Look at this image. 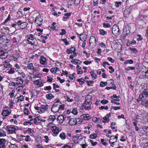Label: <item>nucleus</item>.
<instances>
[{"mask_svg": "<svg viewBox=\"0 0 148 148\" xmlns=\"http://www.w3.org/2000/svg\"><path fill=\"white\" fill-rule=\"evenodd\" d=\"M148 99V89L144 90L142 93L139 95L138 102H142L143 103V102Z\"/></svg>", "mask_w": 148, "mask_h": 148, "instance_id": "1", "label": "nucleus"}, {"mask_svg": "<svg viewBox=\"0 0 148 148\" xmlns=\"http://www.w3.org/2000/svg\"><path fill=\"white\" fill-rule=\"evenodd\" d=\"M36 39H35L33 35L32 34L29 35L27 38V44H30L32 45H37V44L35 43Z\"/></svg>", "mask_w": 148, "mask_h": 148, "instance_id": "2", "label": "nucleus"}, {"mask_svg": "<svg viewBox=\"0 0 148 148\" xmlns=\"http://www.w3.org/2000/svg\"><path fill=\"white\" fill-rule=\"evenodd\" d=\"M112 34L115 36L119 34V29L118 26L116 25H113L112 28Z\"/></svg>", "mask_w": 148, "mask_h": 148, "instance_id": "3", "label": "nucleus"}, {"mask_svg": "<svg viewBox=\"0 0 148 148\" xmlns=\"http://www.w3.org/2000/svg\"><path fill=\"white\" fill-rule=\"evenodd\" d=\"M42 19L41 17L40 16H37L36 18L35 22L36 23L38 26H40L42 23Z\"/></svg>", "mask_w": 148, "mask_h": 148, "instance_id": "4", "label": "nucleus"}, {"mask_svg": "<svg viewBox=\"0 0 148 148\" xmlns=\"http://www.w3.org/2000/svg\"><path fill=\"white\" fill-rule=\"evenodd\" d=\"M79 118H74L70 119L69 121V124L71 125L77 124V120H79Z\"/></svg>", "mask_w": 148, "mask_h": 148, "instance_id": "5", "label": "nucleus"}, {"mask_svg": "<svg viewBox=\"0 0 148 148\" xmlns=\"http://www.w3.org/2000/svg\"><path fill=\"white\" fill-rule=\"evenodd\" d=\"M91 104L92 103L84 102L82 104V106L86 110H90L91 108L90 106Z\"/></svg>", "mask_w": 148, "mask_h": 148, "instance_id": "6", "label": "nucleus"}, {"mask_svg": "<svg viewBox=\"0 0 148 148\" xmlns=\"http://www.w3.org/2000/svg\"><path fill=\"white\" fill-rule=\"evenodd\" d=\"M6 129L9 134H12L14 133L16 130L15 127L11 126H7L6 127Z\"/></svg>", "mask_w": 148, "mask_h": 148, "instance_id": "7", "label": "nucleus"}, {"mask_svg": "<svg viewBox=\"0 0 148 148\" xmlns=\"http://www.w3.org/2000/svg\"><path fill=\"white\" fill-rule=\"evenodd\" d=\"M7 56V53L4 52L2 49H0V58H5Z\"/></svg>", "mask_w": 148, "mask_h": 148, "instance_id": "8", "label": "nucleus"}, {"mask_svg": "<svg viewBox=\"0 0 148 148\" xmlns=\"http://www.w3.org/2000/svg\"><path fill=\"white\" fill-rule=\"evenodd\" d=\"M40 62V63L43 65L46 64L47 63L46 59L43 56H41Z\"/></svg>", "mask_w": 148, "mask_h": 148, "instance_id": "9", "label": "nucleus"}, {"mask_svg": "<svg viewBox=\"0 0 148 148\" xmlns=\"http://www.w3.org/2000/svg\"><path fill=\"white\" fill-rule=\"evenodd\" d=\"M131 11V9L130 8H128L126 9L124 12V15L125 17H127L130 13Z\"/></svg>", "mask_w": 148, "mask_h": 148, "instance_id": "10", "label": "nucleus"}, {"mask_svg": "<svg viewBox=\"0 0 148 148\" xmlns=\"http://www.w3.org/2000/svg\"><path fill=\"white\" fill-rule=\"evenodd\" d=\"M81 118L85 120H89L91 118L90 115L88 114H84L81 116Z\"/></svg>", "mask_w": 148, "mask_h": 148, "instance_id": "11", "label": "nucleus"}, {"mask_svg": "<svg viewBox=\"0 0 148 148\" xmlns=\"http://www.w3.org/2000/svg\"><path fill=\"white\" fill-rule=\"evenodd\" d=\"M6 140L4 138H0V147H5Z\"/></svg>", "mask_w": 148, "mask_h": 148, "instance_id": "12", "label": "nucleus"}, {"mask_svg": "<svg viewBox=\"0 0 148 148\" xmlns=\"http://www.w3.org/2000/svg\"><path fill=\"white\" fill-rule=\"evenodd\" d=\"M60 109V107H56L55 106H53L51 108V110L52 111L55 112H58Z\"/></svg>", "mask_w": 148, "mask_h": 148, "instance_id": "13", "label": "nucleus"}, {"mask_svg": "<svg viewBox=\"0 0 148 148\" xmlns=\"http://www.w3.org/2000/svg\"><path fill=\"white\" fill-rule=\"evenodd\" d=\"M92 97L89 95H87L85 97V102H87V103H92Z\"/></svg>", "mask_w": 148, "mask_h": 148, "instance_id": "14", "label": "nucleus"}, {"mask_svg": "<svg viewBox=\"0 0 148 148\" xmlns=\"http://www.w3.org/2000/svg\"><path fill=\"white\" fill-rule=\"evenodd\" d=\"M17 84L22 85L23 84V79L21 77H18L17 78Z\"/></svg>", "mask_w": 148, "mask_h": 148, "instance_id": "15", "label": "nucleus"}, {"mask_svg": "<svg viewBox=\"0 0 148 148\" xmlns=\"http://www.w3.org/2000/svg\"><path fill=\"white\" fill-rule=\"evenodd\" d=\"M1 32L4 34L8 33L9 32V29L7 27H3L1 29Z\"/></svg>", "mask_w": 148, "mask_h": 148, "instance_id": "16", "label": "nucleus"}, {"mask_svg": "<svg viewBox=\"0 0 148 148\" xmlns=\"http://www.w3.org/2000/svg\"><path fill=\"white\" fill-rule=\"evenodd\" d=\"M11 112L8 110H3L2 113V115L4 116H6L10 115Z\"/></svg>", "mask_w": 148, "mask_h": 148, "instance_id": "17", "label": "nucleus"}, {"mask_svg": "<svg viewBox=\"0 0 148 148\" xmlns=\"http://www.w3.org/2000/svg\"><path fill=\"white\" fill-rule=\"evenodd\" d=\"M114 136H110L111 139L109 141L110 143H111V144H114L115 142L117 141L116 139L114 138Z\"/></svg>", "mask_w": 148, "mask_h": 148, "instance_id": "18", "label": "nucleus"}, {"mask_svg": "<svg viewBox=\"0 0 148 148\" xmlns=\"http://www.w3.org/2000/svg\"><path fill=\"white\" fill-rule=\"evenodd\" d=\"M64 119V117L63 116H59L57 118V121L59 123H62Z\"/></svg>", "mask_w": 148, "mask_h": 148, "instance_id": "19", "label": "nucleus"}, {"mask_svg": "<svg viewBox=\"0 0 148 148\" xmlns=\"http://www.w3.org/2000/svg\"><path fill=\"white\" fill-rule=\"evenodd\" d=\"M96 43V40L95 37L94 36H90V38L89 43L90 44L94 42Z\"/></svg>", "mask_w": 148, "mask_h": 148, "instance_id": "20", "label": "nucleus"}, {"mask_svg": "<svg viewBox=\"0 0 148 148\" xmlns=\"http://www.w3.org/2000/svg\"><path fill=\"white\" fill-rule=\"evenodd\" d=\"M6 132L3 130L0 129V136L3 137L6 136Z\"/></svg>", "mask_w": 148, "mask_h": 148, "instance_id": "21", "label": "nucleus"}, {"mask_svg": "<svg viewBox=\"0 0 148 148\" xmlns=\"http://www.w3.org/2000/svg\"><path fill=\"white\" fill-rule=\"evenodd\" d=\"M60 137L62 139L64 140L66 138L65 133L63 132L61 133L60 135Z\"/></svg>", "mask_w": 148, "mask_h": 148, "instance_id": "22", "label": "nucleus"}, {"mask_svg": "<svg viewBox=\"0 0 148 148\" xmlns=\"http://www.w3.org/2000/svg\"><path fill=\"white\" fill-rule=\"evenodd\" d=\"M47 109H46L45 108L40 107L39 111L38 112L39 113H42L44 112L45 111L47 110Z\"/></svg>", "mask_w": 148, "mask_h": 148, "instance_id": "23", "label": "nucleus"}, {"mask_svg": "<svg viewBox=\"0 0 148 148\" xmlns=\"http://www.w3.org/2000/svg\"><path fill=\"white\" fill-rule=\"evenodd\" d=\"M46 97L48 99H51L54 97V96L51 94L46 95Z\"/></svg>", "mask_w": 148, "mask_h": 148, "instance_id": "24", "label": "nucleus"}, {"mask_svg": "<svg viewBox=\"0 0 148 148\" xmlns=\"http://www.w3.org/2000/svg\"><path fill=\"white\" fill-rule=\"evenodd\" d=\"M99 33L101 35H104L107 34V32L103 29H100L99 30Z\"/></svg>", "mask_w": 148, "mask_h": 148, "instance_id": "25", "label": "nucleus"}, {"mask_svg": "<svg viewBox=\"0 0 148 148\" xmlns=\"http://www.w3.org/2000/svg\"><path fill=\"white\" fill-rule=\"evenodd\" d=\"M34 82L36 84L40 86H42L43 85L42 83V82H40L38 80H35L34 81Z\"/></svg>", "mask_w": 148, "mask_h": 148, "instance_id": "26", "label": "nucleus"}, {"mask_svg": "<svg viewBox=\"0 0 148 148\" xmlns=\"http://www.w3.org/2000/svg\"><path fill=\"white\" fill-rule=\"evenodd\" d=\"M112 85L113 86L111 87H106V89L107 90H109L110 89H113V90H115L116 88V87L115 85L114 84H112Z\"/></svg>", "mask_w": 148, "mask_h": 148, "instance_id": "27", "label": "nucleus"}, {"mask_svg": "<svg viewBox=\"0 0 148 148\" xmlns=\"http://www.w3.org/2000/svg\"><path fill=\"white\" fill-rule=\"evenodd\" d=\"M20 26L22 27L21 28L22 29H24L26 27L27 23L26 22H24L20 23Z\"/></svg>", "mask_w": 148, "mask_h": 148, "instance_id": "28", "label": "nucleus"}, {"mask_svg": "<svg viewBox=\"0 0 148 148\" xmlns=\"http://www.w3.org/2000/svg\"><path fill=\"white\" fill-rule=\"evenodd\" d=\"M27 68H28L29 69H34V66L32 63H31L30 64H28L27 66Z\"/></svg>", "mask_w": 148, "mask_h": 148, "instance_id": "29", "label": "nucleus"}, {"mask_svg": "<svg viewBox=\"0 0 148 148\" xmlns=\"http://www.w3.org/2000/svg\"><path fill=\"white\" fill-rule=\"evenodd\" d=\"M84 79H83L82 78H81L79 79H77V81L78 82H79V84L81 85H82V84H83L84 83Z\"/></svg>", "mask_w": 148, "mask_h": 148, "instance_id": "30", "label": "nucleus"}, {"mask_svg": "<svg viewBox=\"0 0 148 148\" xmlns=\"http://www.w3.org/2000/svg\"><path fill=\"white\" fill-rule=\"evenodd\" d=\"M49 119L50 121H53L56 119V117L54 115H50L49 116Z\"/></svg>", "mask_w": 148, "mask_h": 148, "instance_id": "31", "label": "nucleus"}, {"mask_svg": "<svg viewBox=\"0 0 148 148\" xmlns=\"http://www.w3.org/2000/svg\"><path fill=\"white\" fill-rule=\"evenodd\" d=\"M103 27L105 28L110 27H111V25L109 23H104L103 24Z\"/></svg>", "mask_w": 148, "mask_h": 148, "instance_id": "32", "label": "nucleus"}, {"mask_svg": "<svg viewBox=\"0 0 148 148\" xmlns=\"http://www.w3.org/2000/svg\"><path fill=\"white\" fill-rule=\"evenodd\" d=\"M71 62L75 64H79L81 62L80 60H77L76 59H75L71 60Z\"/></svg>", "mask_w": 148, "mask_h": 148, "instance_id": "33", "label": "nucleus"}, {"mask_svg": "<svg viewBox=\"0 0 148 148\" xmlns=\"http://www.w3.org/2000/svg\"><path fill=\"white\" fill-rule=\"evenodd\" d=\"M97 136V134H96L94 133L90 135V137L91 138L95 139L96 138Z\"/></svg>", "mask_w": 148, "mask_h": 148, "instance_id": "34", "label": "nucleus"}, {"mask_svg": "<svg viewBox=\"0 0 148 148\" xmlns=\"http://www.w3.org/2000/svg\"><path fill=\"white\" fill-rule=\"evenodd\" d=\"M133 61L132 60H129L125 61L124 62V64H127L128 63H129L130 64L133 63Z\"/></svg>", "mask_w": 148, "mask_h": 148, "instance_id": "35", "label": "nucleus"}, {"mask_svg": "<svg viewBox=\"0 0 148 148\" xmlns=\"http://www.w3.org/2000/svg\"><path fill=\"white\" fill-rule=\"evenodd\" d=\"M103 119L104 120L102 122L103 123H108L109 121V118L106 116L103 117Z\"/></svg>", "mask_w": 148, "mask_h": 148, "instance_id": "36", "label": "nucleus"}, {"mask_svg": "<svg viewBox=\"0 0 148 148\" xmlns=\"http://www.w3.org/2000/svg\"><path fill=\"white\" fill-rule=\"evenodd\" d=\"M24 113L25 115H29L30 114L28 110L25 108H24Z\"/></svg>", "mask_w": 148, "mask_h": 148, "instance_id": "37", "label": "nucleus"}, {"mask_svg": "<svg viewBox=\"0 0 148 148\" xmlns=\"http://www.w3.org/2000/svg\"><path fill=\"white\" fill-rule=\"evenodd\" d=\"M107 85V82H101L100 84V86L101 87H103Z\"/></svg>", "mask_w": 148, "mask_h": 148, "instance_id": "38", "label": "nucleus"}, {"mask_svg": "<svg viewBox=\"0 0 148 148\" xmlns=\"http://www.w3.org/2000/svg\"><path fill=\"white\" fill-rule=\"evenodd\" d=\"M87 39L86 36L84 35L82 37H80V39L83 42H85L86 40Z\"/></svg>", "mask_w": 148, "mask_h": 148, "instance_id": "39", "label": "nucleus"}, {"mask_svg": "<svg viewBox=\"0 0 148 148\" xmlns=\"http://www.w3.org/2000/svg\"><path fill=\"white\" fill-rule=\"evenodd\" d=\"M10 19H11V18H10V14H9V15L8 16V17L7 18L5 19V20L3 22V24H5L8 21H10Z\"/></svg>", "mask_w": 148, "mask_h": 148, "instance_id": "40", "label": "nucleus"}, {"mask_svg": "<svg viewBox=\"0 0 148 148\" xmlns=\"http://www.w3.org/2000/svg\"><path fill=\"white\" fill-rule=\"evenodd\" d=\"M143 129L144 130L145 132L148 135V127L144 126L143 127Z\"/></svg>", "mask_w": 148, "mask_h": 148, "instance_id": "41", "label": "nucleus"}, {"mask_svg": "<svg viewBox=\"0 0 148 148\" xmlns=\"http://www.w3.org/2000/svg\"><path fill=\"white\" fill-rule=\"evenodd\" d=\"M10 148H18V147L14 144H11L9 145Z\"/></svg>", "mask_w": 148, "mask_h": 148, "instance_id": "42", "label": "nucleus"}, {"mask_svg": "<svg viewBox=\"0 0 148 148\" xmlns=\"http://www.w3.org/2000/svg\"><path fill=\"white\" fill-rule=\"evenodd\" d=\"M108 101L107 100L103 99L101 101V103L103 104H105L108 103Z\"/></svg>", "mask_w": 148, "mask_h": 148, "instance_id": "43", "label": "nucleus"}, {"mask_svg": "<svg viewBox=\"0 0 148 148\" xmlns=\"http://www.w3.org/2000/svg\"><path fill=\"white\" fill-rule=\"evenodd\" d=\"M122 4V2L121 1L119 2H115V6L117 7H119L120 5H121Z\"/></svg>", "mask_w": 148, "mask_h": 148, "instance_id": "44", "label": "nucleus"}, {"mask_svg": "<svg viewBox=\"0 0 148 148\" xmlns=\"http://www.w3.org/2000/svg\"><path fill=\"white\" fill-rule=\"evenodd\" d=\"M135 68L134 67H128L127 68H125V70L127 71H129V70H132L135 69Z\"/></svg>", "mask_w": 148, "mask_h": 148, "instance_id": "45", "label": "nucleus"}, {"mask_svg": "<svg viewBox=\"0 0 148 148\" xmlns=\"http://www.w3.org/2000/svg\"><path fill=\"white\" fill-rule=\"evenodd\" d=\"M61 31L62 32L60 33V35H65L66 34V30L64 29H62Z\"/></svg>", "mask_w": 148, "mask_h": 148, "instance_id": "46", "label": "nucleus"}, {"mask_svg": "<svg viewBox=\"0 0 148 148\" xmlns=\"http://www.w3.org/2000/svg\"><path fill=\"white\" fill-rule=\"evenodd\" d=\"M109 69L110 70H111V71H109V72L110 73H112L114 72V69L111 66H110L109 67Z\"/></svg>", "mask_w": 148, "mask_h": 148, "instance_id": "47", "label": "nucleus"}, {"mask_svg": "<svg viewBox=\"0 0 148 148\" xmlns=\"http://www.w3.org/2000/svg\"><path fill=\"white\" fill-rule=\"evenodd\" d=\"M99 108L100 110H102L103 109H105L106 110H108V106H102L100 107H99Z\"/></svg>", "mask_w": 148, "mask_h": 148, "instance_id": "48", "label": "nucleus"}, {"mask_svg": "<svg viewBox=\"0 0 148 148\" xmlns=\"http://www.w3.org/2000/svg\"><path fill=\"white\" fill-rule=\"evenodd\" d=\"M25 140L26 141H30L31 140L30 136L29 135L27 136H25Z\"/></svg>", "mask_w": 148, "mask_h": 148, "instance_id": "49", "label": "nucleus"}, {"mask_svg": "<svg viewBox=\"0 0 148 148\" xmlns=\"http://www.w3.org/2000/svg\"><path fill=\"white\" fill-rule=\"evenodd\" d=\"M14 69L13 68H11L10 69V70L8 71V73L9 74H13L14 73Z\"/></svg>", "mask_w": 148, "mask_h": 148, "instance_id": "50", "label": "nucleus"}, {"mask_svg": "<svg viewBox=\"0 0 148 148\" xmlns=\"http://www.w3.org/2000/svg\"><path fill=\"white\" fill-rule=\"evenodd\" d=\"M64 98H66V101L68 102H71L73 101V99H70L67 96L65 97Z\"/></svg>", "mask_w": 148, "mask_h": 148, "instance_id": "51", "label": "nucleus"}, {"mask_svg": "<svg viewBox=\"0 0 148 148\" xmlns=\"http://www.w3.org/2000/svg\"><path fill=\"white\" fill-rule=\"evenodd\" d=\"M72 113L74 114H76L77 112V109L75 108H74L72 112Z\"/></svg>", "mask_w": 148, "mask_h": 148, "instance_id": "52", "label": "nucleus"}, {"mask_svg": "<svg viewBox=\"0 0 148 148\" xmlns=\"http://www.w3.org/2000/svg\"><path fill=\"white\" fill-rule=\"evenodd\" d=\"M62 40L65 42V45H67L69 44V42L67 41L66 38L62 39Z\"/></svg>", "mask_w": 148, "mask_h": 148, "instance_id": "53", "label": "nucleus"}, {"mask_svg": "<svg viewBox=\"0 0 148 148\" xmlns=\"http://www.w3.org/2000/svg\"><path fill=\"white\" fill-rule=\"evenodd\" d=\"M53 106H55L56 107H60V102H58V103L55 102Z\"/></svg>", "mask_w": 148, "mask_h": 148, "instance_id": "54", "label": "nucleus"}, {"mask_svg": "<svg viewBox=\"0 0 148 148\" xmlns=\"http://www.w3.org/2000/svg\"><path fill=\"white\" fill-rule=\"evenodd\" d=\"M18 101L20 100L21 101H22L24 99V97L22 95H21L19 97H18Z\"/></svg>", "mask_w": 148, "mask_h": 148, "instance_id": "55", "label": "nucleus"}, {"mask_svg": "<svg viewBox=\"0 0 148 148\" xmlns=\"http://www.w3.org/2000/svg\"><path fill=\"white\" fill-rule=\"evenodd\" d=\"M58 128H59L58 127H57L56 126H52L51 127V130L53 131H54L55 130H56L57 129H58Z\"/></svg>", "mask_w": 148, "mask_h": 148, "instance_id": "56", "label": "nucleus"}, {"mask_svg": "<svg viewBox=\"0 0 148 148\" xmlns=\"http://www.w3.org/2000/svg\"><path fill=\"white\" fill-rule=\"evenodd\" d=\"M51 86H47L46 87H45V90H51Z\"/></svg>", "mask_w": 148, "mask_h": 148, "instance_id": "57", "label": "nucleus"}, {"mask_svg": "<svg viewBox=\"0 0 148 148\" xmlns=\"http://www.w3.org/2000/svg\"><path fill=\"white\" fill-rule=\"evenodd\" d=\"M112 108H114V110H117L118 109H121V107L120 106L114 107L112 106Z\"/></svg>", "mask_w": 148, "mask_h": 148, "instance_id": "58", "label": "nucleus"}, {"mask_svg": "<svg viewBox=\"0 0 148 148\" xmlns=\"http://www.w3.org/2000/svg\"><path fill=\"white\" fill-rule=\"evenodd\" d=\"M47 82H51L52 81V78H51L49 76L47 77Z\"/></svg>", "mask_w": 148, "mask_h": 148, "instance_id": "59", "label": "nucleus"}, {"mask_svg": "<svg viewBox=\"0 0 148 148\" xmlns=\"http://www.w3.org/2000/svg\"><path fill=\"white\" fill-rule=\"evenodd\" d=\"M92 62L91 61H85L83 62V63L85 64L88 65V64H91Z\"/></svg>", "mask_w": 148, "mask_h": 148, "instance_id": "60", "label": "nucleus"}, {"mask_svg": "<svg viewBox=\"0 0 148 148\" xmlns=\"http://www.w3.org/2000/svg\"><path fill=\"white\" fill-rule=\"evenodd\" d=\"M108 60L110 61L111 63H113L114 62V60L111 57H108Z\"/></svg>", "mask_w": 148, "mask_h": 148, "instance_id": "61", "label": "nucleus"}, {"mask_svg": "<svg viewBox=\"0 0 148 148\" xmlns=\"http://www.w3.org/2000/svg\"><path fill=\"white\" fill-rule=\"evenodd\" d=\"M28 124H29L30 125L32 124V122L31 121H25L23 123V125H27Z\"/></svg>", "mask_w": 148, "mask_h": 148, "instance_id": "62", "label": "nucleus"}, {"mask_svg": "<svg viewBox=\"0 0 148 148\" xmlns=\"http://www.w3.org/2000/svg\"><path fill=\"white\" fill-rule=\"evenodd\" d=\"M90 142L92 146H94L97 144V142H94L92 140H90Z\"/></svg>", "mask_w": 148, "mask_h": 148, "instance_id": "63", "label": "nucleus"}, {"mask_svg": "<svg viewBox=\"0 0 148 148\" xmlns=\"http://www.w3.org/2000/svg\"><path fill=\"white\" fill-rule=\"evenodd\" d=\"M145 76L146 78H148V69L145 72Z\"/></svg>", "mask_w": 148, "mask_h": 148, "instance_id": "64", "label": "nucleus"}]
</instances>
